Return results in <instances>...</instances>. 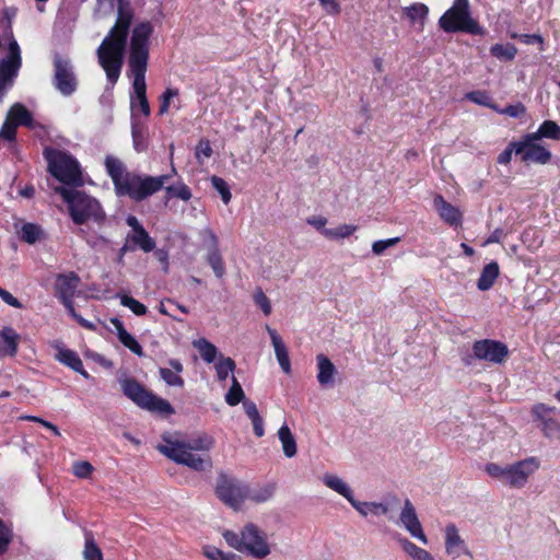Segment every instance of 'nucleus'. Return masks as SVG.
Listing matches in <instances>:
<instances>
[{
	"mask_svg": "<svg viewBox=\"0 0 560 560\" xmlns=\"http://www.w3.org/2000/svg\"><path fill=\"white\" fill-rule=\"evenodd\" d=\"M135 11L128 0H118L117 18L114 26L96 50L98 63L106 73L108 83L114 86L124 66L127 38Z\"/></svg>",
	"mask_w": 560,
	"mask_h": 560,
	"instance_id": "1",
	"label": "nucleus"
},
{
	"mask_svg": "<svg viewBox=\"0 0 560 560\" xmlns=\"http://www.w3.org/2000/svg\"><path fill=\"white\" fill-rule=\"evenodd\" d=\"M153 32L150 22H142L135 26L130 40L129 69L133 78L132 90L136 107L139 106L144 116L150 115V105L147 98L145 71L149 60V38Z\"/></svg>",
	"mask_w": 560,
	"mask_h": 560,
	"instance_id": "2",
	"label": "nucleus"
},
{
	"mask_svg": "<svg viewBox=\"0 0 560 560\" xmlns=\"http://www.w3.org/2000/svg\"><path fill=\"white\" fill-rule=\"evenodd\" d=\"M165 444L158 445V451L175 462L196 471H203L212 467L211 458L206 454L213 445V439L201 434L189 440L173 439L163 435Z\"/></svg>",
	"mask_w": 560,
	"mask_h": 560,
	"instance_id": "3",
	"label": "nucleus"
},
{
	"mask_svg": "<svg viewBox=\"0 0 560 560\" xmlns=\"http://www.w3.org/2000/svg\"><path fill=\"white\" fill-rule=\"evenodd\" d=\"M56 191L68 205L70 218L75 224L82 225L89 221L98 225L104 223L106 214L98 200L94 197L75 188L61 186L57 187Z\"/></svg>",
	"mask_w": 560,
	"mask_h": 560,
	"instance_id": "4",
	"label": "nucleus"
},
{
	"mask_svg": "<svg viewBox=\"0 0 560 560\" xmlns=\"http://www.w3.org/2000/svg\"><path fill=\"white\" fill-rule=\"evenodd\" d=\"M540 463L536 457L501 466L497 463H489L485 466V471L492 478L501 481L511 488L521 489L525 487L529 478L539 469Z\"/></svg>",
	"mask_w": 560,
	"mask_h": 560,
	"instance_id": "5",
	"label": "nucleus"
},
{
	"mask_svg": "<svg viewBox=\"0 0 560 560\" xmlns=\"http://www.w3.org/2000/svg\"><path fill=\"white\" fill-rule=\"evenodd\" d=\"M223 538L230 547L241 552H247L256 559H262L270 553L266 534L253 523L245 525L240 535L232 530H225Z\"/></svg>",
	"mask_w": 560,
	"mask_h": 560,
	"instance_id": "6",
	"label": "nucleus"
},
{
	"mask_svg": "<svg viewBox=\"0 0 560 560\" xmlns=\"http://www.w3.org/2000/svg\"><path fill=\"white\" fill-rule=\"evenodd\" d=\"M118 381L124 395L139 408L167 416L174 413V408L167 400L154 395L135 378L124 377Z\"/></svg>",
	"mask_w": 560,
	"mask_h": 560,
	"instance_id": "7",
	"label": "nucleus"
},
{
	"mask_svg": "<svg viewBox=\"0 0 560 560\" xmlns=\"http://www.w3.org/2000/svg\"><path fill=\"white\" fill-rule=\"evenodd\" d=\"M44 155L49 172L59 182L73 187L83 184L80 165L73 156L56 149H45Z\"/></svg>",
	"mask_w": 560,
	"mask_h": 560,
	"instance_id": "8",
	"label": "nucleus"
},
{
	"mask_svg": "<svg viewBox=\"0 0 560 560\" xmlns=\"http://www.w3.org/2000/svg\"><path fill=\"white\" fill-rule=\"evenodd\" d=\"M168 178V175L153 177L132 173L125 179L124 185L116 194L118 196H128L135 201H142L161 190Z\"/></svg>",
	"mask_w": 560,
	"mask_h": 560,
	"instance_id": "9",
	"label": "nucleus"
},
{
	"mask_svg": "<svg viewBox=\"0 0 560 560\" xmlns=\"http://www.w3.org/2000/svg\"><path fill=\"white\" fill-rule=\"evenodd\" d=\"M440 26L448 33L463 31L478 34L480 31L478 23L470 16L469 0H455L452 8L441 16Z\"/></svg>",
	"mask_w": 560,
	"mask_h": 560,
	"instance_id": "10",
	"label": "nucleus"
},
{
	"mask_svg": "<svg viewBox=\"0 0 560 560\" xmlns=\"http://www.w3.org/2000/svg\"><path fill=\"white\" fill-rule=\"evenodd\" d=\"M52 67L54 88L65 97L73 95L78 90L79 79L71 59L56 52L52 56Z\"/></svg>",
	"mask_w": 560,
	"mask_h": 560,
	"instance_id": "11",
	"label": "nucleus"
},
{
	"mask_svg": "<svg viewBox=\"0 0 560 560\" xmlns=\"http://www.w3.org/2000/svg\"><path fill=\"white\" fill-rule=\"evenodd\" d=\"M8 54L0 60V102L13 88L22 66L21 49L12 33L10 34Z\"/></svg>",
	"mask_w": 560,
	"mask_h": 560,
	"instance_id": "12",
	"label": "nucleus"
},
{
	"mask_svg": "<svg viewBox=\"0 0 560 560\" xmlns=\"http://www.w3.org/2000/svg\"><path fill=\"white\" fill-rule=\"evenodd\" d=\"M509 355L508 347L498 340L482 339L477 340L472 345V355L463 358L466 365L471 364L472 358L481 361L501 364Z\"/></svg>",
	"mask_w": 560,
	"mask_h": 560,
	"instance_id": "13",
	"label": "nucleus"
},
{
	"mask_svg": "<svg viewBox=\"0 0 560 560\" xmlns=\"http://www.w3.org/2000/svg\"><path fill=\"white\" fill-rule=\"evenodd\" d=\"M245 483L221 472L218 477L215 494L228 506L238 510L246 500Z\"/></svg>",
	"mask_w": 560,
	"mask_h": 560,
	"instance_id": "14",
	"label": "nucleus"
},
{
	"mask_svg": "<svg viewBox=\"0 0 560 560\" xmlns=\"http://www.w3.org/2000/svg\"><path fill=\"white\" fill-rule=\"evenodd\" d=\"M532 137L533 133L529 132L517 141L516 156L524 163L548 164L551 152L539 143V139Z\"/></svg>",
	"mask_w": 560,
	"mask_h": 560,
	"instance_id": "15",
	"label": "nucleus"
},
{
	"mask_svg": "<svg viewBox=\"0 0 560 560\" xmlns=\"http://www.w3.org/2000/svg\"><path fill=\"white\" fill-rule=\"evenodd\" d=\"M79 283L80 278L74 272L58 275L55 282L56 296L72 316H75L73 296Z\"/></svg>",
	"mask_w": 560,
	"mask_h": 560,
	"instance_id": "16",
	"label": "nucleus"
},
{
	"mask_svg": "<svg viewBox=\"0 0 560 560\" xmlns=\"http://www.w3.org/2000/svg\"><path fill=\"white\" fill-rule=\"evenodd\" d=\"M399 522L413 538L418 539L423 545L429 544L428 537L424 534L422 525L418 518L416 509L409 499L404 501Z\"/></svg>",
	"mask_w": 560,
	"mask_h": 560,
	"instance_id": "17",
	"label": "nucleus"
},
{
	"mask_svg": "<svg viewBox=\"0 0 560 560\" xmlns=\"http://www.w3.org/2000/svg\"><path fill=\"white\" fill-rule=\"evenodd\" d=\"M444 546L445 552L452 559H457L462 556L472 558L466 541L459 535V530L454 523H450L444 528Z\"/></svg>",
	"mask_w": 560,
	"mask_h": 560,
	"instance_id": "18",
	"label": "nucleus"
},
{
	"mask_svg": "<svg viewBox=\"0 0 560 560\" xmlns=\"http://www.w3.org/2000/svg\"><path fill=\"white\" fill-rule=\"evenodd\" d=\"M557 409L545 404H537L533 407L532 413L541 422L542 431L550 438L560 432V419L555 417Z\"/></svg>",
	"mask_w": 560,
	"mask_h": 560,
	"instance_id": "19",
	"label": "nucleus"
},
{
	"mask_svg": "<svg viewBox=\"0 0 560 560\" xmlns=\"http://www.w3.org/2000/svg\"><path fill=\"white\" fill-rule=\"evenodd\" d=\"M136 104L131 96V136L133 149L137 152H144L148 149L149 129L147 125L139 121L135 116Z\"/></svg>",
	"mask_w": 560,
	"mask_h": 560,
	"instance_id": "20",
	"label": "nucleus"
},
{
	"mask_svg": "<svg viewBox=\"0 0 560 560\" xmlns=\"http://www.w3.org/2000/svg\"><path fill=\"white\" fill-rule=\"evenodd\" d=\"M21 336L11 326H4L0 329V359L13 358L19 350Z\"/></svg>",
	"mask_w": 560,
	"mask_h": 560,
	"instance_id": "21",
	"label": "nucleus"
},
{
	"mask_svg": "<svg viewBox=\"0 0 560 560\" xmlns=\"http://www.w3.org/2000/svg\"><path fill=\"white\" fill-rule=\"evenodd\" d=\"M50 347L56 351L54 355L55 360L73 371H80L82 360L75 351L66 348L59 340L51 341Z\"/></svg>",
	"mask_w": 560,
	"mask_h": 560,
	"instance_id": "22",
	"label": "nucleus"
},
{
	"mask_svg": "<svg viewBox=\"0 0 560 560\" xmlns=\"http://www.w3.org/2000/svg\"><path fill=\"white\" fill-rule=\"evenodd\" d=\"M105 167L113 180L116 192L124 185L125 179L132 174L126 171L124 163L119 159L110 155L105 159Z\"/></svg>",
	"mask_w": 560,
	"mask_h": 560,
	"instance_id": "23",
	"label": "nucleus"
},
{
	"mask_svg": "<svg viewBox=\"0 0 560 560\" xmlns=\"http://www.w3.org/2000/svg\"><path fill=\"white\" fill-rule=\"evenodd\" d=\"M433 206L443 221L451 225H457L462 220L460 211L447 202L441 195L435 196Z\"/></svg>",
	"mask_w": 560,
	"mask_h": 560,
	"instance_id": "24",
	"label": "nucleus"
},
{
	"mask_svg": "<svg viewBox=\"0 0 560 560\" xmlns=\"http://www.w3.org/2000/svg\"><path fill=\"white\" fill-rule=\"evenodd\" d=\"M266 330L268 331L271 343L275 349V354L278 360L279 365L281 366L282 371L285 374H289L291 372V364L289 359V353L287 350V347L284 346L281 337L278 335V332L272 329L270 326H266Z\"/></svg>",
	"mask_w": 560,
	"mask_h": 560,
	"instance_id": "25",
	"label": "nucleus"
},
{
	"mask_svg": "<svg viewBox=\"0 0 560 560\" xmlns=\"http://www.w3.org/2000/svg\"><path fill=\"white\" fill-rule=\"evenodd\" d=\"M168 364L171 369L160 368L159 373L161 378L168 386L183 387L185 382L184 378L180 376V373L184 370L182 362L177 359H171L168 361Z\"/></svg>",
	"mask_w": 560,
	"mask_h": 560,
	"instance_id": "26",
	"label": "nucleus"
},
{
	"mask_svg": "<svg viewBox=\"0 0 560 560\" xmlns=\"http://www.w3.org/2000/svg\"><path fill=\"white\" fill-rule=\"evenodd\" d=\"M110 323L116 328L118 340L136 355L143 357L144 353L142 347L137 339L126 330L122 322L118 318H112Z\"/></svg>",
	"mask_w": 560,
	"mask_h": 560,
	"instance_id": "27",
	"label": "nucleus"
},
{
	"mask_svg": "<svg viewBox=\"0 0 560 560\" xmlns=\"http://www.w3.org/2000/svg\"><path fill=\"white\" fill-rule=\"evenodd\" d=\"M317 361V381L320 384V386H331L334 383V376L336 374V368L334 363L325 355V354H318L316 357Z\"/></svg>",
	"mask_w": 560,
	"mask_h": 560,
	"instance_id": "28",
	"label": "nucleus"
},
{
	"mask_svg": "<svg viewBox=\"0 0 560 560\" xmlns=\"http://www.w3.org/2000/svg\"><path fill=\"white\" fill-rule=\"evenodd\" d=\"M322 480L326 487L342 495L349 503L352 502L353 491L342 478L337 475L325 474Z\"/></svg>",
	"mask_w": 560,
	"mask_h": 560,
	"instance_id": "29",
	"label": "nucleus"
},
{
	"mask_svg": "<svg viewBox=\"0 0 560 560\" xmlns=\"http://www.w3.org/2000/svg\"><path fill=\"white\" fill-rule=\"evenodd\" d=\"M350 504L363 517H366L369 514H373L375 516L386 515L389 512V505L381 502H361L353 498Z\"/></svg>",
	"mask_w": 560,
	"mask_h": 560,
	"instance_id": "30",
	"label": "nucleus"
},
{
	"mask_svg": "<svg viewBox=\"0 0 560 560\" xmlns=\"http://www.w3.org/2000/svg\"><path fill=\"white\" fill-rule=\"evenodd\" d=\"M275 491V483H265L255 488L246 486V500H250L255 503H264L273 497Z\"/></svg>",
	"mask_w": 560,
	"mask_h": 560,
	"instance_id": "31",
	"label": "nucleus"
},
{
	"mask_svg": "<svg viewBox=\"0 0 560 560\" xmlns=\"http://www.w3.org/2000/svg\"><path fill=\"white\" fill-rule=\"evenodd\" d=\"M499 265L495 261H492L488 265H486L480 273V277L477 282V287L480 291H487L489 290L497 278L499 277Z\"/></svg>",
	"mask_w": 560,
	"mask_h": 560,
	"instance_id": "32",
	"label": "nucleus"
},
{
	"mask_svg": "<svg viewBox=\"0 0 560 560\" xmlns=\"http://www.w3.org/2000/svg\"><path fill=\"white\" fill-rule=\"evenodd\" d=\"M7 117H9L18 126L31 127L33 124V116L31 112L21 103H14L8 110Z\"/></svg>",
	"mask_w": 560,
	"mask_h": 560,
	"instance_id": "33",
	"label": "nucleus"
},
{
	"mask_svg": "<svg viewBox=\"0 0 560 560\" xmlns=\"http://www.w3.org/2000/svg\"><path fill=\"white\" fill-rule=\"evenodd\" d=\"M400 547L402 550L410 557L412 560H435L434 557L425 549L418 547L416 544L410 541L407 538L398 539Z\"/></svg>",
	"mask_w": 560,
	"mask_h": 560,
	"instance_id": "34",
	"label": "nucleus"
},
{
	"mask_svg": "<svg viewBox=\"0 0 560 560\" xmlns=\"http://www.w3.org/2000/svg\"><path fill=\"white\" fill-rule=\"evenodd\" d=\"M127 242H131L135 247H139L144 253H150L155 248V241L144 230L128 234Z\"/></svg>",
	"mask_w": 560,
	"mask_h": 560,
	"instance_id": "35",
	"label": "nucleus"
},
{
	"mask_svg": "<svg viewBox=\"0 0 560 560\" xmlns=\"http://www.w3.org/2000/svg\"><path fill=\"white\" fill-rule=\"evenodd\" d=\"M278 438L282 444L283 453L287 457L291 458L296 455V442L290 428L283 424L278 431Z\"/></svg>",
	"mask_w": 560,
	"mask_h": 560,
	"instance_id": "36",
	"label": "nucleus"
},
{
	"mask_svg": "<svg viewBox=\"0 0 560 560\" xmlns=\"http://www.w3.org/2000/svg\"><path fill=\"white\" fill-rule=\"evenodd\" d=\"M194 347L199 351L202 360L207 363H213L215 359H219L218 348L205 338H200L192 342Z\"/></svg>",
	"mask_w": 560,
	"mask_h": 560,
	"instance_id": "37",
	"label": "nucleus"
},
{
	"mask_svg": "<svg viewBox=\"0 0 560 560\" xmlns=\"http://www.w3.org/2000/svg\"><path fill=\"white\" fill-rule=\"evenodd\" d=\"M532 138L541 140L542 138L551 140H560V126L553 120H545L535 132H532Z\"/></svg>",
	"mask_w": 560,
	"mask_h": 560,
	"instance_id": "38",
	"label": "nucleus"
},
{
	"mask_svg": "<svg viewBox=\"0 0 560 560\" xmlns=\"http://www.w3.org/2000/svg\"><path fill=\"white\" fill-rule=\"evenodd\" d=\"M84 540H85L84 549H83L84 560H103L102 550L96 545L93 534L91 532L85 533Z\"/></svg>",
	"mask_w": 560,
	"mask_h": 560,
	"instance_id": "39",
	"label": "nucleus"
},
{
	"mask_svg": "<svg viewBox=\"0 0 560 560\" xmlns=\"http://www.w3.org/2000/svg\"><path fill=\"white\" fill-rule=\"evenodd\" d=\"M236 364L233 359L220 354L219 360L214 364L218 381L224 382L229 374L234 372Z\"/></svg>",
	"mask_w": 560,
	"mask_h": 560,
	"instance_id": "40",
	"label": "nucleus"
},
{
	"mask_svg": "<svg viewBox=\"0 0 560 560\" xmlns=\"http://www.w3.org/2000/svg\"><path fill=\"white\" fill-rule=\"evenodd\" d=\"M224 399L229 406H236L241 401L246 400L244 390L235 376H232V385L225 394Z\"/></svg>",
	"mask_w": 560,
	"mask_h": 560,
	"instance_id": "41",
	"label": "nucleus"
},
{
	"mask_svg": "<svg viewBox=\"0 0 560 560\" xmlns=\"http://www.w3.org/2000/svg\"><path fill=\"white\" fill-rule=\"evenodd\" d=\"M357 229V225L341 224L334 229H324L323 235L332 240L346 238L352 235Z\"/></svg>",
	"mask_w": 560,
	"mask_h": 560,
	"instance_id": "42",
	"label": "nucleus"
},
{
	"mask_svg": "<svg viewBox=\"0 0 560 560\" xmlns=\"http://www.w3.org/2000/svg\"><path fill=\"white\" fill-rule=\"evenodd\" d=\"M117 298L119 299L120 304L128 307L135 315L142 316L147 314V306L132 296L127 294H117Z\"/></svg>",
	"mask_w": 560,
	"mask_h": 560,
	"instance_id": "43",
	"label": "nucleus"
},
{
	"mask_svg": "<svg viewBox=\"0 0 560 560\" xmlns=\"http://www.w3.org/2000/svg\"><path fill=\"white\" fill-rule=\"evenodd\" d=\"M492 56L502 60H512L514 59L517 50L512 44H495L490 49Z\"/></svg>",
	"mask_w": 560,
	"mask_h": 560,
	"instance_id": "44",
	"label": "nucleus"
},
{
	"mask_svg": "<svg viewBox=\"0 0 560 560\" xmlns=\"http://www.w3.org/2000/svg\"><path fill=\"white\" fill-rule=\"evenodd\" d=\"M207 261L218 278L224 275L225 268L219 248L208 252Z\"/></svg>",
	"mask_w": 560,
	"mask_h": 560,
	"instance_id": "45",
	"label": "nucleus"
},
{
	"mask_svg": "<svg viewBox=\"0 0 560 560\" xmlns=\"http://www.w3.org/2000/svg\"><path fill=\"white\" fill-rule=\"evenodd\" d=\"M40 228L34 223H25L21 229L20 237L22 241L34 244L38 241L40 235Z\"/></svg>",
	"mask_w": 560,
	"mask_h": 560,
	"instance_id": "46",
	"label": "nucleus"
},
{
	"mask_svg": "<svg viewBox=\"0 0 560 560\" xmlns=\"http://www.w3.org/2000/svg\"><path fill=\"white\" fill-rule=\"evenodd\" d=\"M211 184L213 188L220 194L222 201L228 205L232 198L228 183L221 177L212 176Z\"/></svg>",
	"mask_w": 560,
	"mask_h": 560,
	"instance_id": "47",
	"label": "nucleus"
},
{
	"mask_svg": "<svg viewBox=\"0 0 560 560\" xmlns=\"http://www.w3.org/2000/svg\"><path fill=\"white\" fill-rule=\"evenodd\" d=\"M166 192L170 198L175 197L184 201H188L191 198V191L185 184H180L178 186H168L166 187Z\"/></svg>",
	"mask_w": 560,
	"mask_h": 560,
	"instance_id": "48",
	"label": "nucleus"
},
{
	"mask_svg": "<svg viewBox=\"0 0 560 560\" xmlns=\"http://www.w3.org/2000/svg\"><path fill=\"white\" fill-rule=\"evenodd\" d=\"M406 15L411 21H422L428 15V8L422 3H415L409 8H406Z\"/></svg>",
	"mask_w": 560,
	"mask_h": 560,
	"instance_id": "49",
	"label": "nucleus"
},
{
	"mask_svg": "<svg viewBox=\"0 0 560 560\" xmlns=\"http://www.w3.org/2000/svg\"><path fill=\"white\" fill-rule=\"evenodd\" d=\"M466 98L478 105L493 107L491 96L485 91H472L466 94Z\"/></svg>",
	"mask_w": 560,
	"mask_h": 560,
	"instance_id": "50",
	"label": "nucleus"
},
{
	"mask_svg": "<svg viewBox=\"0 0 560 560\" xmlns=\"http://www.w3.org/2000/svg\"><path fill=\"white\" fill-rule=\"evenodd\" d=\"M212 154V148L210 141L207 139H201L196 147V159L202 164L205 160L209 159Z\"/></svg>",
	"mask_w": 560,
	"mask_h": 560,
	"instance_id": "51",
	"label": "nucleus"
},
{
	"mask_svg": "<svg viewBox=\"0 0 560 560\" xmlns=\"http://www.w3.org/2000/svg\"><path fill=\"white\" fill-rule=\"evenodd\" d=\"M253 298L255 304L262 311L266 316L271 314V303L261 289H257Z\"/></svg>",
	"mask_w": 560,
	"mask_h": 560,
	"instance_id": "52",
	"label": "nucleus"
},
{
	"mask_svg": "<svg viewBox=\"0 0 560 560\" xmlns=\"http://www.w3.org/2000/svg\"><path fill=\"white\" fill-rule=\"evenodd\" d=\"M16 128L18 125L7 117L0 129V137L8 141H13L16 136Z\"/></svg>",
	"mask_w": 560,
	"mask_h": 560,
	"instance_id": "53",
	"label": "nucleus"
},
{
	"mask_svg": "<svg viewBox=\"0 0 560 560\" xmlns=\"http://www.w3.org/2000/svg\"><path fill=\"white\" fill-rule=\"evenodd\" d=\"M399 241V237L375 241L372 244V252L375 255H382L387 248L395 246Z\"/></svg>",
	"mask_w": 560,
	"mask_h": 560,
	"instance_id": "54",
	"label": "nucleus"
},
{
	"mask_svg": "<svg viewBox=\"0 0 560 560\" xmlns=\"http://www.w3.org/2000/svg\"><path fill=\"white\" fill-rule=\"evenodd\" d=\"M178 95V91L176 89H166L165 92L161 96V105L159 109V115H164L168 112L171 100Z\"/></svg>",
	"mask_w": 560,
	"mask_h": 560,
	"instance_id": "55",
	"label": "nucleus"
},
{
	"mask_svg": "<svg viewBox=\"0 0 560 560\" xmlns=\"http://www.w3.org/2000/svg\"><path fill=\"white\" fill-rule=\"evenodd\" d=\"M93 471V466L85 460L75 462L72 467V472L79 478H86Z\"/></svg>",
	"mask_w": 560,
	"mask_h": 560,
	"instance_id": "56",
	"label": "nucleus"
},
{
	"mask_svg": "<svg viewBox=\"0 0 560 560\" xmlns=\"http://www.w3.org/2000/svg\"><path fill=\"white\" fill-rule=\"evenodd\" d=\"M517 150V141H512L509 145L499 154L498 163L499 164H509L512 160V154L516 155Z\"/></svg>",
	"mask_w": 560,
	"mask_h": 560,
	"instance_id": "57",
	"label": "nucleus"
},
{
	"mask_svg": "<svg viewBox=\"0 0 560 560\" xmlns=\"http://www.w3.org/2000/svg\"><path fill=\"white\" fill-rule=\"evenodd\" d=\"M11 541V535L4 523L0 520V555L4 553Z\"/></svg>",
	"mask_w": 560,
	"mask_h": 560,
	"instance_id": "58",
	"label": "nucleus"
},
{
	"mask_svg": "<svg viewBox=\"0 0 560 560\" xmlns=\"http://www.w3.org/2000/svg\"><path fill=\"white\" fill-rule=\"evenodd\" d=\"M79 235L82 236L83 238H85L86 243L93 247V248H97L100 247L101 245H106L108 243V240L105 238L104 236H97L95 238H89L88 235H86V232L85 230L83 229H80L79 230Z\"/></svg>",
	"mask_w": 560,
	"mask_h": 560,
	"instance_id": "59",
	"label": "nucleus"
},
{
	"mask_svg": "<svg viewBox=\"0 0 560 560\" xmlns=\"http://www.w3.org/2000/svg\"><path fill=\"white\" fill-rule=\"evenodd\" d=\"M203 242L208 246V252L210 249L219 248V242L217 235L210 230H203Z\"/></svg>",
	"mask_w": 560,
	"mask_h": 560,
	"instance_id": "60",
	"label": "nucleus"
},
{
	"mask_svg": "<svg viewBox=\"0 0 560 560\" xmlns=\"http://www.w3.org/2000/svg\"><path fill=\"white\" fill-rule=\"evenodd\" d=\"M0 298L2 299V301L4 303H7L8 305H10L12 307H15V308L23 307L22 303L16 298H14L9 291L1 289V288H0Z\"/></svg>",
	"mask_w": 560,
	"mask_h": 560,
	"instance_id": "61",
	"label": "nucleus"
},
{
	"mask_svg": "<svg viewBox=\"0 0 560 560\" xmlns=\"http://www.w3.org/2000/svg\"><path fill=\"white\" fill-rule=\"evenodd\" d=\"M243 408L245 410V413L247 415V417L250 420L260 417L259 411L257 409V406H256V404L254 401L248 400V399L244 400L243 401Z\"/></svg>",
	"mask_w": 560,
	"mask_h": 560,
	"instance_id": "62",
	"label": "nucleus"
},
{
	"mask_svg": "<svg viewBox=\"0 0 560 560\" xmlns=\"http://www.w3.org/2000/svg\"><path fill=\"white\" fill-rule=\"evenodd\" d=\"M502 113L516 118L525 114V106L522 104L509 105L502 110Z\"/></svg>",
	"mask_w": 560,
	"mask_h": 560,
	"instance_id": "63",
	"label": "nucleus"
},
{
	"mask_svg": "<svg viewBox=\"0 0 560 560\" xmlns=\"http://www.w3.org/2000/svg\"><path fill=\"white\" fill-rule=\"evenodd\" d=\"M205 556L210 560H222L224 552L217 547L207 546L203 549Z\"/></svg>",
	"mask_w": 560,
	"mask_h": 560,
	"instance_id": "64",
	"label": "nucleus"
}]
</instances>
